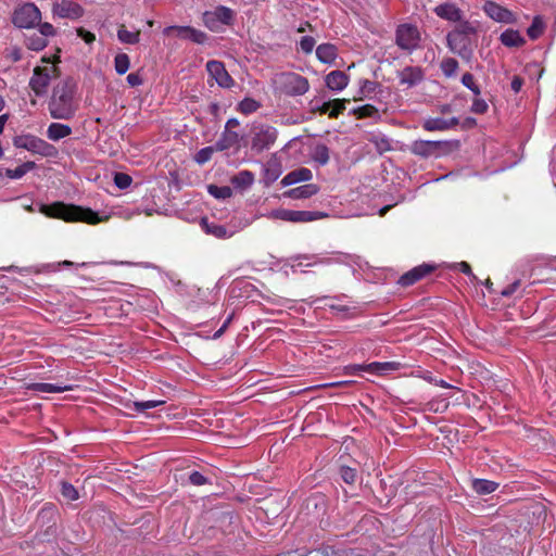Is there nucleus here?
<instances>
[{"label": "nucleus", "instance_id": "nucleus-1", "mask_svg": "<svg viewBox=\"0 0 556 556\" xmlns=\"http://www.w3.org/2000/svg\"><path fill=\"white\" fill-rule=\"evenodd\" d=\"M40 213L51 218H60L67 223L84 222L90 225H96L106 222L110 218L109 214L100 215L91 208H85L74 204H65L63 202H54L49 205H41Z\"/></svg>", "mask_w": 556, "mask_h": 556}, {"label": "nucleus", "instance_id": "nucleus-2", "mask_svg": "<svg viewBox=\"0 0 556 556\" xmlns=\"http://www.w3.org/2000/svg\"><path fill=\"white\" fill-rule=\"evenodd\" d=\"M48 109L52 118H73L78 109V101L75 99V84L71 80L60 81L53 88Z\"/></svg>", "mask_w": 556, "mask_h": 556}, {"label": "nucleus", "instance_id": "nucleus-3", "mask_svg": "<svg viewBox=\"0 0 556 556\" xmlns=\"http://www.w3.org/2000/svg\"><path fill=\"white\" fill-rule=\"evenodd\" d=\"M395 43L406 53H413L421 47V33L416 25L401 24L395 30Z\"/></svg>", "mask_w": 556, "mask_h": 556}, {"label": "nucleus", "instance_id": "nucleus-4", "mask_svg": "<svg viewBox=\"0 0 556 556\" xmlns=\"http://www.w3.org/2000/svg\"><path fill=\"white\" fill-rule=\"evenodd\" d=\"M14 146L45 157H53L58 154L54 146L34 135H21L14 138Z\"/></svg>", "mask_w": 556, "mask_h": 556}, {"label": "nucleus", "instance_id": "nucleus-5", "mask_svg": "<svg viewBox=\"0 0 556 556\" xmlns=\"http://www.w3.org/2000/svg\"><path fill=\"white\" fill-rule=\"evenodd\" d=\"M265 216L270 219H280L291 223H306L324 218L327 214L321 212L278 208L270 211Z\"/></svg>", "mask_w": 556, "mask_h": 556}, {"label": "nucleus", "instance_id": "nucleus-6", "mask_svg": "<svg viewBox=\"0 0 556 556\" xmlns=\"http://www.w3.org/2000/svg\"><path fill=\"white\" fill-rule=\"evenodd\" d=\"M278 137V131L275 127L260 124L252 128L251 147L256 152L270 149Z\"/></svg>", "mask_w": 556, "mask_h": 556}, {"label": "nucleus", "instance_id": "nucleus-7", "mask_svg": "<svg viewBox=\"0 0 556 556\" xmlns=\"http://www.w3.org/2000/svg\"><path fill=\"white\" fill-rule=\"evenodd\" d=\"M41 21V12L34 3H24L13 14V23L20 28H33Z\"/></svg>", "mask_w": 556, "mask_h": 556}, {"label": "nucleus", "instance_id": "nucleus-8", "mask_svg": "<svg viewBox=\"0 0 556 556\" xmlns=\"http://www.w3.org/2000/svg\"><path fill=\"white\" fill-rule=\"evenodd\" d=\"M233 18V11L227 7L220 5L212 11H206L203 14L204 25L213 30L218 31L224 26L230 25Z\"/></svg>", "mask_w": 556, "mask_h": 556}, {"label": "nucleus", "instance_id": "nucleus-9", "mask_svg": "<svg viewBox=\"0 0 556 556\" xmlns=\"http://www.w3.org/2000/svg\"><path fill=\"white\" fill-rule=\"evenodd\" d=\"M55 70V66L49 61H47L46 66H38L34 70L29 86L37 96H42L47 92V88Z\"/></svg>", "mask_w": 556, "mask_h": 556}, {"label": "nucleus", "instance_id": "nucleus-10", "mask_svg": "<svg viewBox=\"0 0 556 556\" xmlns=\"http://www.w3.org/2000/svg\"><path fill=\"white\" fill-rule=\"evenodd\" d=\"M447 46L453 53L458 54L463 59H469L472 54V50L469 45V39L460 30H453L448 33Z\"/></svg>", "mask_w": 556, "mask_h": 556}, {"label": "nucleus", "instance_id": "nucleus-11", "mask_svg": "<svg viewBox=\"0 0 556 556\" xmlns=\"http://www.w3.org/2000/svg\"><path fill=\"white\" fill-rule=\"evenodd\" d=\"M483 11L490 18L498 23L513 24L517 21L511 11L493 1H486Z\"/></svg>", "mask_w": 556, "mask_h": 556}, {"label": "nucleus", "instance_id": "nucleus-12", "mask_svg": "<svg viewBox=\"0 0 556 556\" xmlns=\"http://www.w3.org/2000/svg\"><path fill=\"white\" fill-rule=\"evenodd\" d=\"M53 15L60 18L77 20L84 15V9L77 2L62 0L53 4Z\"/></svg>", "mask_w": 556, "mask_h": 556}, {"label": "nucleus", "instance_id": "nucleus-13", "mask_svg": "<svg viewBox=\"0 0 556 556\" xmlns=\"http://www.w3.org/2000/svg\"><path fill=\"white\" fill-rule=\"evenodd\" d=\"M283 85L287 93L291 96H302L309 89L307 78L295 73L283 75Z\"/></svg>", "mask_w": 556, "mask_h": 556}, {"label": "nucleus", "instance_id": "nucleus-14", "mask_svg": "<svg viewBox=\"0 0 556 556\" xmlns=\"http://www.w3.org/2000/svg\"><path fill=\"white\" fill-rule=\"evenodd\" d=\"M206 70L208 75L217 83L219 87L230 88L233 86V79L228 74L222 62L208 61L206 63Z\"/></svg>", "mask_w": 556, "mask_h": 556}, {"label": "nucleus", "instance_id": "nucleus-15", "mask_svg": "<svg viewBox=\"0 0 556 556\" xmlns=\"http://www.w3.org/2000/svg\"><path fill=\"white\" fill-rule=\"evenodd\" d=\"M164 31L167 35L175 33L182 39H189L200 45L204 43L207 39L205 33L189 26H169Z\"/></svg>", "mask_w": 556, "mask_h": 556}, {"label": "nucleus", "instance_id": "nucleus-16", "mask_svg": "<svg viewBox=\"0 0 556 556\" xmlns=\"http://www.w3.org/2000/svg\"><path fill=\"white\" fill-rule=\"evenodd\" d=\"M424 71L419 66H406L399 72L397 78L402 86L412 88L424 79Z\"/></svg>", "mask_w": 556, "mask_h": 556}, {"label": "nucleus", "instance_id": "nucleus-17", "mask_svg": "<svg viewBox=\"0 0 556 556\" xmlns=\"http://www.w3.org/2000/svg\"><path fill=\"white\" fill-rule=\"evenodd\" d=\"M435 266L430 264H421L419 266L414 267L413 269L408 270L406 274L401 276L399 279V283L403 287L412 286L421 278L429 275L431 271H433Z\"/></svg>", "mask_w": 556, "mask_h": 556}, {"label": "nucleus", "instance_id": "nucleus-18", "mask_svg": "<svg viewBox=\"0 0 556 556\" xmlns=\"http://www.w3.org/2000/svg\"><path fill=\"white\" fill-rule=\"evenodd\" d=\"M437 16L448 22H460L463 20L462 10L453 2H444L433 9Z\"/></svg>", "mask_w": 556, "mask_h": 556}, {"label": "nucleus", "instance_id": "nucleus-19", "mask_svg": "<svg viewBox=\"0 0 556 556\" xmlns=\"http://www.w3.org/2000/svg\"><path fill=\"white\" fill-rule=\"evenodd\" d=\"M350 83V77L344 72L336 70L325 76L327 88L334 92H341Z\"/></svg>", "mask_w": 556, "mask_h": 556}, {"label": "nucleus", "instance_id": "nucleus-20", "mask_svg": "<svg viewBox=\"0 0 556 556\" xmlns=\"http://www.w3.org/2000/svg\"><path fill=\"white\" fill-rule=\"evenodd\" d=\"M201 226L203 230L217 239H227L235 235L233 229H229L224 225L217 224L215 222H210L207 218L201 219Z\"/></svg>", "mask_w": 556, "mask_h": 556}, {"label": "nucleus", "instance_id": "nucleus-21", "mask_svg": "<svg viewBox=\"0 0 556 556\" xmlns=\"http://www.w3.org/2000/svg\"><path fill=\"white\" fill-rule=\"evenodd\" d=\"M313 178V173L306 167H300L288 173L282 179L283 187L292 186L303 181H309Z\"/></svg>", "mask_w": 556, "mask_h": 556}, {"label": "nucleus", "instance_id": "nucleus-22", "mask_svg": "<svg viewBox=\"0 0 556 556\" xmlns=\"http://www.w3.org/2000/svg\"><path fill=\"white\" fill-rule=\"evenodd\" d=\"M319 187L315 184L303 185L285 192V197L293 200L308 199L318 193Z\"/></svg>", "mask_w": 556, "mask_h": 556}, {"label": "nucleus", "instance_id": "nucleus-23", "mask_svg": "<svg viewBox=\"0 0 556 556\" xmlns=\"http://www.w3.org/2000/svg\"><path fill=\"white\" fill-rule=\"evenodd\" d=\"M458 124V119L453 117L444 119L442 117L428 118L424 122L422 127L428 131L446 130Z\"/></svg>", "mask_w": 556, "mask_h": 556}, {"label": "nucleus", "instance_id": "nucleus-24", "mask_svg": "<svg viewBox=\"0 0 556 556\" xmlns=\"http://www.w3.org/2000/svg\"><path fill=\"white\" fill-rule=\"evenodd\" d=\"M439 147V141L416 140L412 144V151L416 155L427 157L434 154Z\"/></svg>", "mask_w": 556, "mask_h": 556}, {"label": "nucleus", "instance_id": "nucleus-25", "mask_svg": "<svg viewBox=\"0 0 556 556\" xmlns=\"http://www.w3.org/2000/svg\"><path fill=\"white\" fill-rule=\"evenodd\" d=\"M337 55V47L332 43H321L316 48V56L324 64H332Z\"/></svg>", "mask_w": 556, "mask_h": 556}, {"label": "nucleus", "instance_id": "nucleus-26", "mask_svg": "<svg viewBox=\"0 0 556 556\" xmlns=\"http://www.w3.org/2000/svg\"><path fill=\"white\" fill-rule=\"evenodd\" d=\"M401 364L397 362H374L366 365V371L375 375H387L390 371L399 370Z\"/></svg>", "mask_w": 556, "mask_h": 556}, {"label": "nucleus", "instance_id": "nucleus-27", "mask_svg": "<svg viewBox=\"0 0 556 556\" xmlns=\"http://www.w3.org/2000/svg\"><path fill=\"white\" fill-rule=\"evenodd\" d=\"M72 134V128L68 125L61 123H52L47 129V136L52 141L61 140Z\"/></svg>", "mask_w": 556, "mask_h": 556}, {"label": "nucleus", "instance_id": "nucleus-28", "mask_svg": "<svg viewBox=\"0 0 556 556\" xmlns=\"http://www.w3.org/2000/svg\"><path fill=\"white\" fill-rule=\"evenodd\" d=\"M501 42L505 47H520L525 43L523 37L520 35L518 30L515 29H506L501 34Z\"/></svg>", "mask_w": 556, "mask_h": 556}, {"label": "nucleus", "instance_id": "nucleus-29", "mask_svg": "<svg viewBox=\"0 0 556 556\" xmlns=\"http://www.w3.org/2000/svg\"><path fill=\"white\" fill-rule=\"evenodd\" d=\"M27 390L35 391V392H41V393H60V392L70 390V388L67 386L37 382V383H29L27 386Z\"/></svg>", "mask_w": 556, "mask_h": 556}, {"label": "nucleus", "instance_id": "nucleus-30", "mask_svg": "<svg viewBox=\"0 0 556 556\" xmlns=\"http://www.w3.org/2000/svg\"><path fill=\"white\" fill-rule=\"evenodd\" d=\"M36 167L35 162L28 161L16 168H8L5 170V176L10 179H21L23 176H25L28 172L33 170Z\"/></svg>", "mask_w": 556, "mask_h": 556}, {"label": "nucleus", "instance_id": "nucleus-31", "mask_svg": "<svg viewBox=\"0 0 556 556\" xmlns=\"http://www.w3.org/2000/svg\"><path fill=\"white\" fill-rule=\"evenodd\" d=\"M498 484L491 480L485 479H475L472 481V489L478 494H490L493 493L497 489Z\"/></svg>", "mask_w": 556, "mask_h": 556}, {"label": "nucleus", "instance_id": "nucleus-32", "mask_svg": "<svg viewBox=\"0 0 556 556\" xmlns=\"http://www.w3.org/2000/svg\"><path fill=\"white\" fill-rule=\"evenodd\" d=\"M312 159L319 166L329 162V149L325 144H317L312 152Z\"/></svg>", "mask_w": 556, "mask_h": 556}, {"label": "nucleus", "instance_id": "nucleus-33", "mask_svg": "<svg viewBox=\"0 0 556 556\" xmlns=\"http://www.w3.org/2000/svg\"><path fill=\"white\" fill-rule=\"evenodd\" d=\"M117 38L123 43L135 45L140 39V31L139 30L130 31V30L126 29L125 26H121L117 31Z\"/></svg>", "mask_w": 556, "mask_h": 556}, {"label": "nucleus", "instance_id": "nucleus-34", "mask_svg": "<svg viewBox=\"0 0 556 556\" xmlns=\"http://www.w3.org/2000/svg\"><path fill=\"white\" fill-rule=\"evenodd\" d=\"M231 182L237 187H250L254 182V175L249 170H242L231 179Z\"/></svg>", "mask_w": 556, "mask_h": 556}, {"label": "nucleus", "instance_id": "nucleus-35", "mask_svg": "<svg viewBox=\"0 0 556 556\" xmlns=\"http://www.w3.org/2000/svg\"><path fill=\"white\" fill-rule=\"evenodd\" d=\"M544 27H545V24H544L542 17L535 16L532 21V24L528 28L527 34L531 39H536L543 34Z\"/></svg>", "mask_w": 556, "mask_h": 556}, {"label": "nucleus", "instance_id": "nucleus-36", "mask_svg": "<svg viewBox=\"0 0 556 556\" xmlns=\"http://www.w3.org/2000/svg\"><path fill=\"white\" fill-rule=\"evenodd\" d=\"M207 191L216 199H228L232 195V189L228 186L210 185L207 186Z\"/></svg>", "mask_w": 556, "mask_h": 556}, {"label": "nucleus", "instance_id": "nucleus-37", "mask_svg": "<svg viewBox=\"0 0 556 556\" xmlns=\"http://www.w3.org/2000/svg\"><path fill=\"white\" fill-rule=\"evenodd\" d=\"M130 66L129 56L126 53H118L114 59V67L117 74H125Z\"/></svg>", "mask_w": 556, "mask_h": 556}, {"label": "nucleus", "instance_id": "nucleus-38", "mask_svg": "<svg viewBox=\"0 0 556 556\" xmlns=\"http://www.w3.org/2000/svg\"><path fill=\"white\" fill-rule=\"evenodd\" d=\"M47 39L41 35H31L26 39V46L34 51H40L47 47Z\"/></svg>", "mask_w": 556, "mask_h": 556}, {"label": "nucleus", "instance_id": "nucleus-39", "mask_svg": "<svg viewBox=\"0 0 556 556\" xmlns=\"http://www.w3.org/2000/svg\"><path fill=\"white\" fill-rule=\"evenodd\" d=\"M260 106H261V104L256 100H254L252 98H244L238 104V110L242 114L249 115V114L254 113L255 111H257Z\"/></svg>", "mask_w": 556, "mask_h": 556}, {"label": "nucleus", "instance_id": "nucleus-40", "mask_svg": "<svg viewBox=\"0 0 556 556\" xmlns=\"http://www.w3.org/2000/svg\"><path fill=\"white\" fill-rule=\"evenodd\" d=\"M440 67L446 77H452L458 70V62L453 58H446L442 60Z\"/></svg>", "mask_w": 556, "mask_h": 556}, {"label": "nucleus", "instance_id": "nucleus-41", "mask_svg": "<svg viewBox=\"0 0 556 556\" xmlns=\"http://www.w3.org/2000/svg\"><path fill=\"white\" fill-rule=\"evenodd\" d=\"M353 114L358 118L376 117L378 116V110L371 104L361 105L353 110Z\"/></svg>", "mask_w": 556, "mask_h": 556}, {"label": "nucleus", "instance_id": "nucleus-42", "mask_svg": "<svg viewBox=\"0 0 556 556\" xmlns=\"http://www.w3.org/2000/svg\"><path fill=\"white\" fill-rule=\"evenodd\" d=\"M238 140V134L233 131L225 132L224 139L217 141L216 149L223 151L231 147Z\"/></svg>", "mask_w": 556, "mask_h": 556}, {"label": "nucleus", "instance_id": "nucleus-43", "mask_svg": "<svg viewBox=\"0 0 556 556\" xmlns=\"http://www.w3.org/2000/svg\"><path fill=\"white\" fill-rule=\"evenodd\" d=\"M165 402L162 401V400H150V401H142V402H134L132 405L136 409V412H144L147 409H151V408H154V407H157L162 404H164Z\"/></svg>", "mask_w": 556, "mask_h": 556}, {"label": "nucleus", "instance_id": "nucleus-44", "mask_svg": "<svg viewBox=\"0 0 556 556\" xmlns=\"http://www.w3.org/2000/svg\"><path fill=\"white\" fill-rule=\"evenodd\" d=\"M214 151H215V149L213 147L202 148L194 155V161L198 164H204V163L208 162L212 159V155H213Z\"/></svg>", "mask_w": 556, "mask_h": 556}, {"label": "nucleus", "instance_id": "nucleus-45", "mask_svg": "<svg viewBox=\"0 0 556 556\" xmlns=\"http://www.w3.org/2000/svg\"><path fill=\"white\" fill-rule=\"evenodd\" d=\"M61 493L64 498L68 501H75L78 498L77 490L70 483H62Z\"/></svg>", "mask_w": 556, "mask_h": 556}, {"label": "nucleus", "instance_id": "nucleus-46", "mask_svg": "<svg viewBox=\"0 0 556 556\" xmlns=\"http://www.w3.org/2000/svg\"><path fill=\"white\" fill-rule=\"evenodd\" d=\"M462 84L471 90L476 96L481 93L480 88L475 84L473 76L470 73H466L462 77Z\"/></svg>", "mask_w": 556, "mask_h": 556}, {"label": "nucleus", "instance_id": "nucleus-47", "mask_svg": "<svg viewBox=\"0 0 556 556\" xmlns=\"http://www.w3.org/2000/svg\"><path fill=\"white\" fill-rule=\"evenodd\" d=\"M131 177L124 173H116L114 176V182L119 189H126L131 185Z\"/></svg>", "mask_w": 556, "mask_h": 556}, {"label": "nucleus", "instance_id": "nucleus-48", "mask_svg": "<svg viewBox=\"0 0 556 556\" xmlns=\"http://www.w3.org/2000/svg\"><path fill=\"white\" fill-rule=\"evenodd\" d=\"M340 476L345 483L353 484L356 480L357 475L355 469L343 466L340 469Z\"/></svg>", "mask_w": 556, "mask_h": 556}, {"label": "nucleus", "instance_id": "nucleus-49", "mask_svg": "<svg viewBox=\"0 0 556 556\" xmlns=\"http://www.w3.org/2000/svg\"><path fill=\"white\" fill-rule=\"evenodd\" d=\"M345 99H336L331 101V111L329 112L330 117H337L345 109Z\"/></svg>", "mask_w": 556, "mask_h": 556}, {"label": "nucleus", "instance_id": "nucleus-50", "mask_svg": "<svg viewBox=\"0 0 556 556\" xmlns=\"http://www.w3.org/2000/svg\"><path fill=\"white\" fill-rule=\"evenodd\" d=\"M315 39L311 36H304L302 37V39L300 40V49L308 54V53H312L313 50H314V47H315Z\"/></svg>", "mask_w": 556, "mask_h": 556}, {"label": "nucleus", "instance_id": "nucleus-51", "mask_svg": "<svg viewBox=\"0 0 556 556\" xmlns=\"http://www.w3.org/2000/svg\"><path fill=\"white\" fill-rule=\"evenodd\" d=\"M488 103L480 98H476L471 105V111L476 114H483L488 111Z\"/></svg>", "mask_w": 556, "mask_h": 556}, {"label": "nucleus", "instance_id": "nucleus-52", "mask_svg": "<svg viewBox=\"0 0 556 556\" xmlns=\"http://www.w3.org/2000/svg\"><path fill=\"white\" fill-rule=\"evenodd\" d=\"M189 481L193 484V485H203L207 482V478L204 477L201 472L199 471H192L190 475H189Z\"/></svg>", "mask_w": 556, "mask_h": 556}, {"label": "nucleus", "instance_id": "nucleus-53", "mask_svg": "<svg viewBox=\"0 0 556 556\" xmlns=\"http://www.w3.org/2000/svg\"><path fill=\"white\" fill-rule=\"evenodd\" d=\"M39 25V33L42 37H45L47 39V37H50V36H53L55 34V29L53 27V25H51L50 23H42V24H38Z\"/></svg>", "mask_w": 556, "mask_h": 556}, {"label": "nucleus", "instance_id": "nucleus-54", "mask_svg": "<svg viewBox=\"0 0 556 556\" xmlns=\"http://www.w3.org/2000/svg\"><path fill=\"white\" fill-rule=\"evenodd\" d=\"M77 36L88 45L92 43L96 40V36L83 27L77 28Z\"/></svg>", "mask_w": 556, "mask_h": 556}, {"label": "nucleus", "instance_id": "nucleus-55", "mask_svg": "<svg viewBox=\"0 0 556 556\" xmlns=\"http://www.w3.org/2000/svg\"><path fill=\"white\" fill-rule=\"evenodd\" d=\"M127 83L132 86V87H136V86H140L142 84V79L140 77L139 74L137 73H130L128 76H127Z\"/></svg>", "mask_w": 556, "mask_h": 556}, {"label": "nucleus", "instance_id": "nucleus-56", "mask_svg": "<svg viewBox=\"0 0 556 556\" xmlns=\"http://www.w3.org/2000/svg\"><path fill=\"white\" fill-rule=\"evenodd\" d=\"M344 370L346 374L356 375L363 370L366 371V365H350Z\"/></svg>", "mask_w": 556, "mask_h": 556}, {"label": "nucleus", "instance_id": "nucleus-57", "mask_svg": "<svg viewBox=\"0 0 556 556\" xmlns=\"http://www.w3.org/2000/svg\"><path fill=\"white\" fill-rule=\"evenodd\" d=\"M313 111H319L321 114H328L331 111V101L325 102L320 105H313Z\"/></svg>", "mask_w": 556, "mask_h": 556}, {"label": "nucleus", "instance_id": "nucleus-58", "mask_svg": "<svg viewBox=\"0 0 556 556\" xmlns=\"http://www.w3.org/2000/svg\"><path fill=\"white\" fill-rule=\"evenodd\" d=\"M303 260H306L308 261V263L306 264V266H312V265H317V264H326L327 262L317 257V256H303Z\"/></svg>", "mask_w": 556, "mask_h": 556}, {"label": "nucleus", "instance_id": "nucleus-59", "mask_svg": "<svg viewBox=\"0 0 556 556\" xmlns=\"http://www.w3.org/2000/svg\"><path fill=\"white\" fill-rule=\"evenodd\" d=\"M455 267H456L457 269H459L462 273H464V274H466V275H468V276H470V275L472 274V273H471V268H470L469 264H468V263H466V262L457 263V264L455 265Z\"/></svg>", "mask_w": 556, "mask_h": 556}, {"label": "nucleus", "instance_id": "nucleus-60", "mask_svg": "<svg viewBox=\"0 0 556 556\" xmlns=\"http://www.w3.org/2000/svg\"><path fill=\"white\" fill-rule=\"evenodd\" d=\"M518 287H519V281H515L513 285H510L509 287L505 288L501 293L504 296H509V295H511L516 291V289Z\"/></svg>", "mask_w": 556, "mask_h": 556}, {"label": "nucleus", "instance_id": "nucleus-61", "mask_svg": "<svg viewBox=\"0 0 556 556\" xmlns=\"http://www.w3.org/2000/svg\"><path fill=\"white\" fill-rule=\"evenodd\" d=\"M522 87V79L518 76H515L511 80V89L515 92H519Z\"/></svg>", "mask_w": 556, "mask_h": 556}, {"label": "nucleus", "instance_id": "nucleus-62", "mask_svg": "<svg viewBox=\"0 0 556 556\" xmlns=\"http://www.w3.org/2000/svg\"><path fill=\"white\" fill-rule=\"evenodd\" d=\"M416 376L430 383H434L435 381V378L432 377L430 371H419L418 374H416Z\"/></svg>", "mask_w": 556, "mask_h": 556}, {"label": "nucleus", "instance_id": "nucleus-63", "mask_svg": "<svg viewBox=\"0 0 556 556\" xmlns=\"http://www.w3.org/2000/svg\"><path fill=\"white\" fill-rule=\"evenodd\" d=\"M434 384L439 386L441 388H445V389L453 388L448 382H446L445 380H442V379H440V380L435 379Z\"/></svg>", "mask_w": 556, "mask_h": 556}, {"label": "nucleus", "instance_id": "nucleus-64", "mask_svg": "<svg viewBox=\"0 0 556 556\" xmlns=\"http://www.w3.org/2000/svg\"><path fill=\"white\" fill-rule=\"evenodd\" d=\"M239 125V121L237 118H229L226 123V128L236 127Z\"/></svg>", "mask_w": 556, "mask_h": 556}]
</instances>
